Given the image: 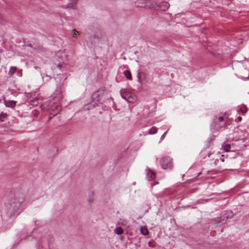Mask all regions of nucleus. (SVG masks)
<instances>
[{
  "instance_id": "b1692460",
  "label": "nucleus",
  "mask_w": 249,
  "mask_h": 249,
  "mask_svg": "<svg viewBox=\"0 0 249 249\" xmlns=\"http://www.w3.org/2000/svg\"><path fill=\"white\" fill-rule=\"evenodd\" d=\"M220 160H221V161L222 162H224V159L223 158V155L221 156V157L220 158Z\"/></svg>"
},
{
  "instance_id": "f3484780",
  "label": "nucleus",
  "mask_w": 249,
  "mask_h": 249,
  "mask_svg": "<svg viewBox=\"0 0 249 249\" xmlns=\"http://www.w3.org/2000/svg\"><path fill=\"white\" fill-rule=\"evenodd\" d=\"M223 148L226 152L230 151L231 145L229 144H225L223 145Z\"/></svg>"
},
{
  "instance_id": "6e6552de",
  "label": "nucleus",
  "mask_w": 249,
  "mask_h": 249,
  "mask_svg": "<svg viewBox=\"0 0 249 249\" xmlns=\"http://www.w3.org/2000/svg\"><path fill=\"white\" fill-rule=\"evenodd\" d=\"M156 173L150 169L146 170V178L148 180H150L155 178Z\"/></svg>"
},
{
  "instance_id": "2eb2a0df",
  "label": "nucleus",
  "mask_w": 249,
  "mask_h": 249,
  "mask_svg": "<svg viewBox=\"0 0 249 249\" xmlns=\"http://www.w3.org/2000/svg\"><path fill=\"white\" fill-rule=\"evenodd\" d=\"M16 70H17V67H13V66L11 67L10 68V70L9 71V72H8L9 74L13 75L15 72Z\"/></svg>"
},
{
  "instance_id": "a211bd4d",
  "label": "nucleus",
  "mask_w": 249,
  "mask_h": 249,
  "mask_svg": "<svg viewBox=\"0 0 249 249\" xmlns=\"http://www.w3.org/2000/svg\"><path fill=\"white\" fill-rule=\"evenodd\" d=\"M142 73H141V72H138L137 73V79H138V82L140 83H142V80L141 79V76H142Z\"/></svg>"
},
{
  "instance_id": "39448f33",
  "label": "nucleus",
  "mask_w": 249,
  "mask_h": 249,
  "mask_svg": "<svg viewBox=\"0 0 249 249\" xmlns=\"http://www.w3.org/2000/svg\"><path fill=\"white\" fill-rule=\"evenodd\" d=\"M101 103L100 99V93L99 91L94 92L91 96V101L90 105L94 107L97 106V105Z\"/></svg>"
},
{
  "instance_id": "20e7f679",
  "label": "nucleus",
  "mask_w": 249,
  "mask_h": 249,
  "mask_svg": "<svg viewBox=\"0 0 249 249\" xmlns=\"http://www.w3.org/2000/svg\"><path fill=\"white\" fill-rule=\"evenodd\" d=\"M160 164L164 169L171 170L173 168V162L171 159L168 156L162 157L160 160Z\"/></svg>"
},
{
  "instance_id": "f8f14e48",
  "label": "nucleus",
  "mask_w": 249,
  "mask_h": 249,
  "mask_svg": "<svg viewBox=\"0 0 249 249\" xmlns=\"http://www.w3.org/2000/svg\"><path fill=\"white\" fill-rule=\"evenodd\" d=\"M124 74L125 76V77L128 80H132V76L131 74L129 71L126 70L124 71Z\"/></svg>"
},
{
  "instance_id": "ddd939ff",
  "label": "nucleus",
  "mask_w": 249,
  "mask_h": 249,
  "mask_svg": "<svg viewBox=\"0 0 249 249\" xmlns=\"http://www.w3.org/2000/svg\"><path fill=\"white\" fill-rule=\"evenodd\" d=\"M115 232L118 235H121L123 233V230L120 227H116L115 230Z\"/></svg>"
},
{
  "instance_id": "9d476101",
  "label": "nucleus",
  "mask_w": 249,
  "mask_h": 249,
  "mask_svg": "<svg viewBox=\"0 0 249 249\" xmlns=\"http://www.w3.org/2000/svg\"><path fill=\"white\" fill-rule=\"evenodd\" d=\"M77 2V0H68V2L66 5V8H74V6Z\"/></svg>"
},
{
  "instance_id": "0eeeda50",
  "label": "nucleus",
  "mask_w": 249,
  "mask_h": 249,
  "mask_svg": "<svg viewBox=\"0 0 249 249\" xmlns=\"http://www.w3.org/2000/svg\"><path fill=\"white\" fill-rule=\"evenodd\" d=\"M153 6H155V8H154V9L158 8L161 11H165L169 9L170 4L167 1H162L159 4V5H158L157 3H155L153 4Z\"/></svg>"
},
{
  "instance_id": "7ed1b4c3",
  "label": "nucleus",
  "mask_w": 249,
  "mask_h": 249,
  "mask_svg": "<svg viewBox=\"0 0 249 249\" xmlns=\"http://www.w3.org/2000/svg\"><path fill=\"white\" fill-rule=\"evenodd\" d=\"M120 94L122 98L131 103H135L137 100V97L135 94L125 90L121 89Z\"/></svg>"
},
{
  "instance_id": "1a4fd4ad",
  "label": "nucleus",
  "mask_w": 249,
  "mask_h": 249,
  "mask_svg": "<svg viewBox=\"0 0 249 249\" xmlns=\"http://www.w3.org/2000/svg\"><path fill=\"white\" fill-rule=\"evenodd\" d=\"M4 103L6 107L11 108L14 107L16 104V102L13 100L7 101L4 100Z\"/></svg>"
},
{
  "instance_id": "f03ea898",
  "label": "nucleus",
  "mask_w": 249,
  "mask_h": 249,
  "mask_svg": "<svg viewBox=\"0 0 249 249\" xmlns=\"http://www.w3.org/2000/svg\"><path fill=\"white\" fill-rule=\"evenodd\" d=\"M226 119V117L223 116L215 117L211 124V127L215 130H219L225 125Z\"/></svg>"
},
{
  "instance_id": "9b49d317",
  "label": "nucleus",
  "mask_w": 249,
  "mask_h": 249,
  "mask_svg": "<svg viewBox=\"0 0 249 249\" xmlns=\"http://www.w3.org/2000/svg\"><path fill=\"white\" fill-rule=\"evenodd\" d=\"M232 212L231 211L224 212L222 215V220L225 218H231L232 216Z\"/></svg>"
},
{
  "instance_id": "aec40b11",
  "label": "nucleus",
  "mask_w": 249,
  "mask_h": 249,
  "mask_svg": "<svg viewBox=\"0 0 249 249\" xmlns=\"http://www.w3.org/2000/svg\"><path fill=\"white\" fill-rule=\"evenodd\" d=\"M7 115L6 113H1L0 114V121H4V118L6 117Z\"/></svg>"
},
{
  "instance_id": "412c9836",
  "label": "nucleus",
  "mask_w": 249,
  "mask_h": 249,
  "mask_svg": "<svg viewBox=\"0 0 249 249\" xmlns=\"http://www.w3.org/2000/svg\"><path fill=\"white\" fill-rule=\"evenodd\" d=\"M72 33H73V35H72L73 37H74L75 36H76V35H79V32L77 31L75 29H73L72 30Z\"/></svg>"
},
{
  "instance_id": "4be33fe9",
  "label": "nucleus",
  "mask_w": 249,
  "mask_h": 249,
  "mask_svg": "<svg viewBox=\"0 0 249 249\" xmlns=\"http://www.w3.org/2000/svg\"><path fill=\"white\" fill-rule=\"evenodd\" d=\"M56 94L59 95V97H62L61 91L57 90L56 91Z\"/></svg>"
},
{
  "instance_id": "4468645a",
  "label": "nucleus",
  "mask_w": 249,
  "mask_h": 249,
  "mask_svg": "<svg viewBox=\"0 0 249 249\" xmlns=\"http://www.w3.org/2000/svg\"><path fill=\"white\" fill-rule=\"evenodd\" d=\"M157 128L155 126H153L152 128H151L149 130V133L150 134H156L157 133Z\"/></svg>"
},
{
  "instance_id": "cd10ccee",
  "label": "nucleus",
  "mask_w": 249,
  "mask_h": 249,
  "mask_svg": "<svg viewBox=\"0 0 249 249\" xmlns=\"http://www.w3.org/2000/svg\"><path fill=\"white\" fill-rule=\"evenodd\" d=\"M211 155V153H208V157H210Z\"/></svg>"
},
{
  "instance_id": "423d86ee",
  "label": "nucleus",
  "mask_w": 249,
  "mask_h": 249,
  "mask_svg": "<svg viewBox=\"0 0 249 249\" xmlns=\"http://www.w3.org/2000/svg\"><path fill=\"white\" fill-rule=\"evenodd\" d=\"M149 1L147 0H138L135 2V5L138 7H148L149 8H155L153 4L149 5Z\"/></svg>"
},
{
  "instance_id": "f257e3e1",
  "label": "nucleus",
  "mask_w": 249,
  "mask_h": 249,
  "mask_svg": "<svg viewBox=\"0 0 249 249\" xmlns=\"http://www.w3.org/2000/svg\"><path fill=\"white\" fill-rule=\"evenodd\" d=\"M25 196L23 193H15L9 201V213L11 216L18 215L24 209Z\"/></svg>"
},
{
  "instance_id": "5701e85b",
  "label": "nucleus",
  "mask_w": 249,
  "mask_h": 249,
  "mask_svg": "<svg viewBox=\"0 0 249 249\" xmlns=\"http://www.w3.org/2000/svg\"><path fill=\"white\" fill-rule=\"evenodd\" d=\"M167 131H166V132H165L164 133V134H162V136H161V138H160V139H161V140H162L163 139H164V138H165V135H166V134L167 133Z\"/></svg>"
},
{
  "instance_id": "c85d7f7f",
  "label": "nucleus",
  "mask_w": 249,
  "mask_h": 249,
  "mask_svg": "<svg viewBox=\"0 0 249 249\" xmlns=\"http://www.w3.org/2000/svg\"><path fill=\"white\" fill-rule=\"evenodd\" d=\"M85 108L87 109H89V108H88V107H87L86 106L85 107Z\"/></svg>"
},
{
  "instance_id": "6ab92c4d",
  "label": "nucleus",
  "mask_w": 249,
  "mask_h": 249,
  "mask_svg": "<svg viewBox=\"0 0 249 249\" xmlns=\"http://www.w3.org/2000/svg\"><path fill=\"white\" fill-rule=\"evenodd\" d=\"M55 109H56V112H55V113L53 114V116H54V115H56V114H57V113L58 112H59V111L61 110V107H60L59 106H58V105H56V106H55Z\"/></svg>"
},
{
  "instance_id": "c756f323",
  "label": "nucleus",
  "mask_w": 249,
  "mask_h": 249,
  "mask_svg": "<svg viewBox=\"0 0 249 249\" xmlns=\"http://www.w3.org/2000/svg\"><path fill=\"white\" fill-rule=\"evenodd\" d=\"M200 174H201V173H199L198 176L200 175Z\"/></svg>"
},
{
  "instance_id": "bb28decb",
  "label": "nucleus",
  "mask_w": 249,
  "mask_h": 249,
  "mask_svg": "<svg viewBox=\"0 0 249 249\" xmlns=\"http://www.w3.org/2000/svg\"><path fill=\"white\" fill-rule=\"evenodd\" d=\"M93 201V200L92 199H90L89 200V203H91Z\"/></svg>"
},
{
  "instance_id": "393cba45",
  "label": "nucleus",
  "mask_w": 249,
  "mask_h": 249,
  "mask_svg": "<svg viewBox=\"0 0 249 249\" xmlns=\"http://www.w3.org/2000/svg\"><path fill=\"white\" fill-rule=\"evenodd\" d=\"M63 64L59 63L57 65V67L59 68L62 67L63 66Z\"/></svg>"
},
{
  "instance_id": "a878e982",
  "label": "nucleus",
  "mask_w": 249,
  "mask_h": 249,
  "mask_svg": "<svg viewBox=\"0 0 249 249\" xmlns=\"http://www.w3.org/2000/svg\"><path fill=\"white\" fill-rule=\"evenodd\" d=\"M237 119H238V121H239V122H241V120H242V117H240V116H239V117H238L237 118Z\"/></svg>"
},
{
  "instance_id": "dca6fc26",
  "label": "nucleus",
  "mask_w": 249,
  "mask_h": 249,
  "mask_svg": "<svg viewBox=\"0 0 249 249\" xmlns=\"http://www.w3.org/2000/svg\"><path fill=\"white\" fill-rule=\"evenodd\" d=\"M141 232L142 234L143 235H147L149 233V232L146 228H142V227H141Z\"/></svg>"
}]
</instances>
